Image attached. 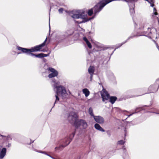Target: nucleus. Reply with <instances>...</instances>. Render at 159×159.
Returning a JSON list of instances; mask_svg holds the SVG:
<instances>
[{"instance_id":"1","label":"nucleus","mask_w":159,"mask_h":159,"mask_svg":"<svg viewBox=\"0 0 159 159\" xmlns=\"http://www.w3.org/2000/svg\"><path fill=\"white\" fill-rule=\"evenodd\" d=\"M47 40V38H46L44 42L42 44L38 45L35 46L31 48L30 49L26 48L21 47L19 46H17V49L21 52L17 53V54H20L22 53H30V52H37L40 51L42 48L44 46Z\"/></svg>"},{"instance_id":"2","label":"nucleus","mask_w":159,"mask_h":159,"mask_svg":"<svg viewBox=\"0 0 159 159\" xmlns=\"http://www.w3.org/2000/svg\"><path fill=\"white\" fill-rule=\"evenodd\" d=\"M52 82L54 83L53 87L54 90L55 89H57L56 92V94H59L61 93L62 95H63L66 93L65 87L61 85H59L60 84L59 82L56 81L55 80H52Z\"/></svg>"},{"instance_id":"3","label":"nucleus","mask_w":159,"mask_h":159,"mask_svg":"<svg viewBox=\"0 0 159 159\" xmlns=\"http://www.w3.org/2000/svg\"><path fill=\"white\" fill-rule=\"evenodd\" d=\"M108 2L107 0H102L101 2L97 3L93 8V14L95 16L98 14L102 9L103 7Z\"/></svg>"},{"instance_id":"4","label":"nucleus","mask_w":159,"mask_h":159,"mask_svg":"<svg viewBox=\"0 0 159 159\" xmlns=\"http://www.w3.org/2000/svg\"><path fill=\"white\" fill-rule=\"evenodd\" d=\"M147 29L148 30V31L149 32H147L144 31L143 32L142 34H137L136 35H134L133 36H130L124 42H123L122 43H120V44H118L117 46V47L114 50L112 53V54H113V53L114 52V51L116 49V48H118L120 47L122 45L125 43L129 39L131 38H133L134 37H135V36H139L142 35L145 36H146L148 37L149 38H151L150 36V34H152V33L150 30H151V28H150L149 27H148L147 28Z\"/></svg>"},{"instance_id":"5","label":"nucleus","mask_w":159,"mask_h":159,"mask_svg":"<svg viewBox=\"0 0 159 159\" xmlns=\"http://www.w3.org/2000/svg\"><path fill=\"white\" fill-rule=\"evenodd\" d=\"M75 134V132H74L70 134L69 137H66L62 140L61 142L62 145L60 146L59 148H60L61 147L63 148L68 145L72 140Z\"/></svg>"},{"instance_id":"6","label":"nucleus","mask_w":159,"mask_h":159,"mask_svg":"<svg viewBox=\"0 0 159 159\" xmlns=\"http://www.w3.org/2000/svg\"><path fill=\"white\" fill-rule=\"evenodd\" d=\"M71 13L73 14L71 15V16L74 19H83L84 17L83 14L84 12L83 11L79 10H74L71 11Z\"/></svg>"},{"instance_id":"7","label":"nucleus","mask_w":159,"mask_h":159,"mask_svg":"<svg viewBox=\"0 0 159 159\" xmlns=\"http://www.w3.org/2000/svg\"><path fill=\"white\" fill-rule=\"evenodd\" d=\"M75 125L77 128H80V129H85L88 126V124L85 120L82 119L78 120L75 122Z\"/></svg>"},{"instance_id":"8","label":"nucleus","mask_w":159,"mask_h":159,"mask_svg":"<svg viewBox=\"0 0 159 159\" xmlns=\"http://www.w3.org/2000/svg\"><path fill=\"white\" fill-rule=\"evenodd\" d=\"M159 87V78L157 79L154 85L150 86L148 88V93L156 92Z\"/></svg>"},{"instance_id":"9","label":"nucleus","mask_w":159,"mask_h":159,"mask_svg":"<svg viewBox=\"0 0 159 159\" xmlns=\"http://www.w3.org/2000/svg\"><path fill=\"white\" fill-rule=\"evenodd\" d=\"M77 115L74 112H70L68 116V119L69 122L71 123H74L75 125V122L77 121Z\"/></svg>"},{"instance_id":"10","label":"nucleus","mask_w":159,"mask_h":159,"mask_svg":"<svg viewBox=\"0 0 159 159\" xmlns=\"http://www.w3.org/2000/svg\"><path fill=\"white\" fill-rule=\"evenodd\" d=\"M48 70L51 72V73H50L48 75V77L49 78L57 76L58 75L57 71L53 68L49 67L48 69Z\"/></svg>"},{"instance_id":"11","label":"nucleus","mask_w":159,"mask_h":159,"mask_svg":"<svg viewBox=\"0 0 159 159\" xmlns=\"http://www.w3.org/2000/svg\"><path fill=\"white\" fill-rule=\"evenodd\" d=\"M101 95L102 98V101L106 103L107 102L105 101L108 100L109 97V94L107 91L105 90H103V91L101 93Z\"/></svg>"},{"instance_id":"12","label":"nucleus","mask_w":159,"mask_h":159,"mask_svg":"<svg viewBox=\"0 0 159 159\" xmlns=\"http://www.w3.org/2000/svg\"><path fill=\"white\" fill-rule=\"evenodd\" d=\"M27 54H29V55H30L32 57H38L39 58H41L43 57H47L49 56V54H45L43 53H41L40 54H36L33 53H32L31 52L30 53H25Z\"/></svg>"},{"instance_id":"13","label":"nucleus","mask_w":159,"mask_h":159,"mask_svg":"<svg viewBox=\"0 0 159 159\" xmlns=\"http://www.w3.org/2000/svg\"><path fill=\"white\" fill-rule=\"evenodd\" d=\"M93 119L96 122L100 124H103L105 122L103 118L99 116H95Z\"/></svg>"},{"instance_id":"14","label":"nucleus","mask_w":159,"mask_h":159,"mask_svg":"<svg viewBox=\"0 0 159 159\" xmlns=\"http://www.w3.org/2000/svg\"><path fill=\"white\" fill-rule=\"evenodd\" d=\"M128 5L129 8L130 15L131 16H133L135 14V11L134 10L135 5L134 2L129 3Z\"/></svg>"},{"instance_id":"15","label":"nucleus","mask_w":159,"mask_h":159,"mask_svg":"<svg viewBox=\"0 0 159 159\" xmlns=\"http://www.w3.org/2000/svg\"><path fill=\"white\" fill-rule=\"evenodd\" d=\"M2 146H0V159H2L5 156L6 153V149L3 148L2 149Z\"/></svg>"},{"instance_id":"16","label":"nucleus","mask_w":159,"mask_h":159,"mask_svg":"<svg viewBox=\"0 0 159 159\" xmlns=\"http://www.w3.org/2000/svg\"><path fill=\"white\" fill-rule=\"evenodd\" d=\"M73 33V31L71 30H67L63 34V38H65L68 37L69 36L71 35Z\"/></svg>"},{"instance_id":"17","label":"nucleus","mask_w":159,"mask_h":159,"mask_svg":"<svg viewBox=\"0 0 159 159\" xmlns=\"http://www.w3.org/2000/svg\"><path fill=\"white\" fill-rule=\"evenodd\" d=\"M146 105H145L144 106H143L142 107H138L136 108L135 110H134V112H133L130 114L128 115L127 117V118L129 117L130 116L132 115L133 114L136 113H137L138 112H139L140 111L143 110H145V109L144 108V107H146Z\"/></svg>"},{"instance_id":"18","label":"nucleus","mask_w":159,"mask_h":159,"mask_svg":"<svg viewBox=\"0 0 159 159\" xmlns=\"http://www.w3.org/2000/svg\"><path fill=\"white\" fill-rule=\"evenodd\" d=\"M88 72L90 74V80L92 81L94 72V68L93 66H90L88 69Z\"/></svg>"},{"instance_id":"19","label":"nucleus","mask_w":159,"mask_h":159,"mask_svg":"<svg viewBox=\"0 0 159 159\" xmlns=\"http://www.w3.org/2000/svg\"><path fill=\"white\" fill-rule=\"evenodd\" d=\"M95 128L97 130L101 132H104L105 130L98 123H96L94 125Z\"/></svg>"},{"instance_id":"20","label":"nucleus","mask_w":159,"mask_h":159,"mask_svg":"<svg viewBox=\"0 0 159 159\" xmlns=\"http://www.w3.org/2000/svg\"><path fill=\"white\" fill-rule=\"evenodd\" d=\"M84 40L86 42L87 45L88 47L89 48H92V46L90 43L89 41L85 37H84L83 38Z\"/></svg>"},{"instance_id":"21","label":"nucleus","mask_w":159,"mask_h":159,"mask_svg":"<svg viewBox=\"0 0 159 159\" xmlns=\"http://www.w3.org/2000/svg\"><path fill=\"white\" fill-rule=\"evenodd\" d=\"M83 92L86 97H88L89 95V91L87 89L85 88L83 89Z\"/></svg>"},{"instance_id":"22","label":"nucleus","mask_w":159,"mask_h":159,"mask_svg":"<svg viewBox=\"0 0 159 159\" xmlns=\"http://www.w3.org/2000/svg\"><path fill=\"white\" fill-rule=\"evenodd\" d=\"M117 99V98L116 97L111 96L110 97V102L112 104L114 103Z\"/></svg>"},{"instance_id":"23","label":"nucleus","mask_w":159,"mask_h":159,"mask_svg":"<svg viewBox=\"0 0 159 159\" xmlns=\"http://www.w3.org/2000/svg\"><path fill=\"white\" fill-rule=\"evenodd\" d=\"M89 113L90 115L93 117V118L95 116L93 113V109L92 107H90L89 108Z\"/></svg>"},{"instance_id":"24","label":"nucleus","mask_w":159,"mask_h":159,"mask_svg":"<svg viewBox=\"0 0 159 159\" xmlns=\"http://www.w3.org/2000/svg\"><path fill=\"white\" fill-rule=\"evenodd\" d=\"M93 12V8L89 10L88 11V14L89 16H91Z\"/></svg>"},{"instance_id":"25","label":"nucleus","mask_w":159,"mask_h":159,"mask_svg":"<svg viewBox=\"0 0 159 159\" xmlns=\"http://www.w3.org/2000/svg\"><path fill=\"white\" fill-rule=\"evenodd\" d=\"M34 150L37 152H40L41 153H43V154H44L45 155H47V156H49V157H51H51H52V156H51L50 155H49L47 153H46V152H43V151H38L35 149H34Z\"/></svg>"},{"instance_id":"26","label":"nucleus","mask_w":159,"mask_h":159,"mask_svg":"<svg viewBox=\"0 0 159 159\" xmlns=\"http://www.w3.org/2000/svg\"><path fill=\"white\" fill-rule=\"evenodd\" d=\"M58 94H56L55 95V97H56V101H55V102L54 103V106L52 107V108L51 109V110H50V111H51L52 109L54 107V106L55 105V104L56 103V102L58 101L59 100V97H58Z\"/></svg>"},{"instance_id":"27","label":"nucleus","mask_w":159,"mask_h":159,"mask_svg":"<svg viewBox=\"0 0 159 159\" xmlns=\"http://www.w3.org/2000/svg\"><path fill=\"white\" fill-rule=\"evenodd\" d=\"M125 142V141L123 140H120L118 141L117 142V144L119 145H123Z\"/></svg>"},{"instance_id":"28","label":"nucleus","mask_w":159,"mask_h":159,"mask_svg":"<svg viewBox=\"0 0 159 159\" xmlns=\"http://www.w3.org/2000/svg\"><path fill=\"white\" fill-rule=\"evenodd\" d=\"M141 89H134L132 90V92L133 93H137L141 91Z\"/></svg>"},{"instance_id":"29","label":"nucleus","mask_w":159,"mask_h":159,"mask_svg":"<svg viewBox=\"0 0 159 159\" xmlns=\"http://www.w3.org/2000/svg\"><path fill=\"white\" fill-rule=\"evenodd\" d=\"M124 155H123V157H125L127 155V153L126 152V150L125 148H123Z\"/></svg>"},{"instance_id":"30","label":"nucleus","mask_w":159,"mask_h":159,"mask_svg":"<svg viewBox=\"0 0 159 159\" xmlns=\"http://www.w3.org/2000/svg\"><path fill=\"white\" fill-rule=\"evenodd\" d=\"M134 0H122V1H124L127 2L128 3V4L129 3H131L132 2H134Z\"/></svg>"},{"instance_id":"31","label":"nucleus","mask_w":159,"mask_h":159,"mask_svg":"<svg viewBox=\"0 0 159 159\" xmlns=\"http://www.w3.org/2000/svg\"><path fill=\"white\" fill-rule=\"evenodd\" d=\"M157 10L155 7L153 8V14L155 15H157V13L156 12Z\"/></svg>"},{"instance_id":"32","label":"nucleus","mask_w":159,"mask_h":159,"mask_svg":"<svg viewBox=\"0 0 159 159\" xmlns=\"http://www.w3.org/2000/svg\"><path fill=\"white\" fill-rule=\"evenodd\" d=\"M63 9L62 8H60L58 10V11L59 13H62L63 12Z\"/></svg>"},{"instance_id":"33","label":"nucleus","mask_w":159,"mask_h":159,"mask_svg":"<svg viewBox=\"0 0 159 159\" xmlns=\"http://www.w3.org/2000/svg\"><path fill=\"white\" fill-rule=\"evenodd\" d=\"M75 21L76 22H77V23H78V24H80L84 22V21L83 20H82V21L75 20Z\"/></svg>"},{"instance_id":"34","label":"nucleus","mask_w":159,"mask_h":159,"mask_svg":"<svg viewBox=\"0 0 159 159\" xmlns=\"http://www.w3.org/2000/svg\"><path fill=\"white\" fill-rule=\"evenodd\" d=\"M155 0H150V1H149L148 2L149 3H154L155 2Z\"/></svg>"},{"instance_id":"35","label":"nucleus","mask_w":159,"mask_h":159,"mask_svg":"<svg viewBox=\"0 0 159 159\" xmlns=\"http://www.w3.org/2000/svg\"><path fill=\"white\" fill-rule=\"evenodd\" d=\"M144 94H140V95H133L131 97V98H133V97H137V96H139L142 95H143Z\"/></svg>"},{"instance_id":"36","label":"nucleus","mask_w":159,"mask_h":159,"mask_svg":"<svg viewBox=\"0 0 159 159\" xmlns=\"http://www.w3.org/2000/svg\"><path fill=\"white\" fill-rule=\"evenodd\" d=\"M124 131H125V136H126V134H127V132H126V128H125Z\"/></svg>"},{"instance_id":"37","label":"nucleus","mask_w":159,"mask_h":159,"mask_svg":"<svg viewBox=\"0 0 159 159\" xmlns=\"http://www.w3.org/2000/svg\"><path fill=\"white\" fill-rule=\"evenodd\" d=\"M11 146V143H8V145H7V147L8 148L10 147Z\"/></svg>"},{"instance_id":"38","label":"nucleus","mask_w":159,"mask_h":159,"mask_svg":"<svg viewBox=\"0 0 159 159\" xmlns=\"http://www.w3.org/2000/svg\"><path fill=\"white\" fill-rule=\"evenodd\" d=\"M99 50L100 51L104 50H105V48H101Z\"/></svg>"},{"instance_id":"39","label":"nucleus","mask_w":159,"mask_h":159,"mask_svg":"<svg viewBox=\"0 0 159 159\" xmlns=\"http://www.w3.org/2000/svg\"><path fill=\"white\" fill-rule=\"evenodd\" d=\"M107 134L109 135V136H110L111 135L109 131H107Z\"/></svg>"},{"instance_id":"40","label":"nucleus","mask_w":159,"mask_h":159,"mask_svg":"<svg viewBox=\"0 0 159 159\" xmlns=\"http://www.w3.org/2000/svg\"><path fill=\"white\" fill-rule=\"evenodd\" d=\"M150 6L152 7H153L154 6V3H150Z\"/></svg>"},{"instance_id":"41","label":"nucleus","mask_w":159,"mask_h":159,"mask_svg":"<svg viewBox=\"0 0 159 159\" xmlns=\"http://www.w3.org/2000/svg\"><path fill=\"white\" fill-rule=\"evenodd\" d=\"M0 137H6V136H4V135H1L0 134Z\"/></svg>"},{"instance_id":"42","label":"nucleus","mask_w":159,"mask_h":159,"mask_svg":"<svg viewBox=\"0 0 159 159\" xmlns=\"http://www.w3.org/2000/svg\"><path fill=\"white\" fill-rule=\"evenodd\" d=\"M34 142V141H33L32 142H30V143H27V144H31V143H33V142Z\"/></svg>"},{"instance_id":"43","label":"nucleus","mask_w":159,"mask_h":159,"mask_svg":"<svg viewBox=\"0 0 159 159\" xmlns=\"http://www.w3.org/2000/svg\"><path fill=\"white\" fill-rule=\"evenodd\" d=\"M92 41L93 43H94L95 44H96V45H97V44H96V43H97V42H93V40H92Z\"/></svg>"},{"instance_id":"44","label":"nucleus","mask_w":159,"mask_h":159,"mask_svg":"<svg viewBox=\"0 0 159 159\" xmlns=\"http://www.w3.org/2000/svg\"><path fill=\"white\" fill-rule=\"evenodd\" d=\"M157 48L159 50V47L158 46V45H157Z\"/></svg>"},{"instance_id":"45","label":"nucleus","mask_w":159,"mask_h":159,"mask_svg":"<svg viewBox=\"0 0 159 159\" xmlns=\"http://www.w3.org/2000/svg\"><path fill=\"white\" fill-rule=\"evenodd\" d=\"M51 158H52L53 159H56L55 158L53 157H51Z\"/></svg>"},{"instance_id":"46","label":"nucleus","mask_w":159,"mask_h":159,"mask_svg":"<svg viewBox=\"0 0 159 159\" xmlns=\"http://www.w3.org/2000/svg\"><path fill=\"white\" fill-rule=\"evenodd\" d=\"M49 32H50V26H49Z\"/></svg>"},{"instance_id":"47","label":"nucleus","mask_w":159,"mask_h":159,"mask_svg":"<svg viewBox=\"0 0 159 159\" xmlns=\"http://www.w3.org/2000/svg\"><path fill=\"white\" fill-rule=\"evenodd\" d=\"M155 113L156 114H159V113H158L155 112Z\"/></svg>"},{"instance_id":"48","label":"nucleus","mask_w":159,"mask_h":159,"mask_svg":"<svg viewBox=\"0 0 159 159\" xmlns=\"http://www.w3.org/2000/svg\"><path fill=\"white\" fill-rule=\"evenodd\" d=\"M69 93L70 94H71V93L70 92H69Z\"/></svg>"},{"instance_id":"49","label":"nucleus","mask_w":159,"mask_h":159,"mask_svg":"<svg viewBox=\"0 0 159 159\" xmlns=\"http://www.w3.org/2000/svg\"><path fill=\"white\" fill-rule=\"evenodd\" d=\"M134 23L135 24H136V23H135V22L134 21Z\"/></svg>"},{"instance_id":"50","label":"nucleus","mask_w":159,"mask_h":159,"mask_svg":"<svg viewBox=\"0 0 159 159\" xmlns=\"http://www.w3.org/2000/svg\"><path fill=\"white\" fill-rule=\"evenodd\" d=\"M158 23H159V20L158 19Z\"/></svg>"},{"instance_id":"51","label":"nucleus","mask_w":159,"mask_h":159,"mask_svg":"<svg viewBox=\"0 0 159 159\" xmlns=\"http://www.w3.org/2000/svg\"><path fill=\"white\" fill-rule=\"evenodd\" d=\"M126 111V112H127V111ZM127 112H128V111H127Z\"/></svg>"},{"instance_id":"52","label":"nucleus","mask_w":159,"mask_h":159,"mask_svg":"<svg viewBox=\"0 0 159 159\" xmlns=\"http://www.w3.org/2000/svg\"><path fill=\"white\" fill-rule=\"evenodd\" d=\"M95 51H94V50H93V52H95Z\"/></svg>"}]
</instances>
